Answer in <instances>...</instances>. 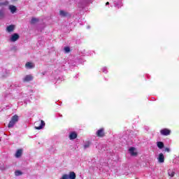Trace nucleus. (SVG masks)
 <instances>
[{
    "label": "nucleus",
    "instance_id": "1",
    "mask_svg": "<svg viewBox=\"0 0 179 179\" xmlns=\"http://www.w3.org/2000/svg\"><path fill=\"white\" fill-rule=\"evenodd\" d=\"M19 117L17 115H14L12 116L10 121L8 123V128H13L16 123L18 122Z\"/></svg>",
    "mask_w": 179,
    "mask_h": 179
},
{
    "label": "nucleus",
    "instance_id": "2",
    "mask_svg": "<svg viewBox=\"0 0 179 179\" xmlns=\"http://www.w3.org/2000/svg\"><path fill=\"white\" fill-rule=\"evenodd\" d=\"M34 129L39 130L43 129V128L45 126V122L43 120H38L34 123Z\"/></svg>",
    "mask_w": 179,
    "mask_h": 179
},
{
    "label": "nucleus",
    "instance_id": "3",
    "mask_svg": "<svg viewBox=\"0 0 179 179\" xmlns=\"http://www.w3.org/2000/svg\"><path fill=\"white\" fill-rule=\"evenodd\" d=\"M96 136L99 138L105 137V129L104 128H101L96 131Z\"/></svg>",
    "mask_w": 179,
    "mask_h": 179
},
{
    "label": "nucleus",
    "instance_id": "4",
    "mask_svg": "<svg viewBox=\"0 0 179 179\" xmlns=\"http://www.w3.org/2000/svg\"><path fill=\"white\" fill-rule=\"evenodd\" d=\"M19 38H20L19 34L15 33V34H13L11 35L10 41L11 42L15 43V41H17V40H19Z\"/></svg>",
    "mask_w": 179,
    "mask_h": 179
},
{
    "label": "nucleus",
    "instance_id": "5",
    "mask_svg": "<svg viewBox=\"0 0 179 179\" xmlns=\"http://www.w3.org/2000/svg\"><path fill=\"white\" fill-rule=\"evenodd\" d=\"M160 134H161V135L167 136L170 135L171 130L165 128V129H163L160 130Z\"/></svg>",
    "mask_w": 179,
    "mask_h": 179
},
{
    "label": "nucleus",
    "instance_id": "6",
    "mask_svg": "<svg viewBox=\"0 0 179 179\" xmlns=\"http://www.w3.org/2000/svg\"><path fill=\"white\" fill-rule=\"evenodd\" d=\"M34 77L32 75H27L24 79H23V82L24 83H29L31 82V80H33Z\"/></svg>",
    "mask_w": 179,
    "mask_h": 179
},
{
    "label": "nucleus",
    "instance_id": "7",
    "mask_svg": "<svg viewBox=\"0 0 179 179\" xmlns=\"http://www.w3.org/2000/svg\"><path fill=\"white\" fill-rule=\"evenodd\" d=\"M15 29V25H9L6 27V31L8 33L13 32Z\"/></svg>",
    "mask_w": 179,
    "mask_h": 179
},
{
    "label": "nucleus",
    "instance_id": "8",
    "mask_svg": "<svg viewBox=\"0 0 179 179\" xmlns=\"http://www.w3.org/2000/svg\"><path fill=\"white\" fill-rule=\"evenodd\" d=\"M77 134L75 131H72L71 133H70L69 134V139L70 141H73L74 139L77 138Z\"/></svg>",
    "mask_w": 179,
    "mask_h": 179
},
{
    "label": "nucleus",
    "instance_id": "9",
    "mask_svg": "<svg viewBox=\"0 0 179 179\" xmlns=\"http://www.w3.org/2000/svg\"><path fill=\"white\" fill-rule=\"evenodd\" d=\"M157 159H158L159 163H164L165 157H164V155H163L162 153L159 154V157Z\"/></svg>",
    "mask_w": 179,
    "mask_h": 179
},
{
    "label": "nucleus",
    "instance_id": "10",
    "mask_svg": "<svg viewBox=\"0 0 179 179\" xmlns=\"http://www.w3.org/2000/svg\"><path fill=\"white\" fill-rule=\"evenodd\" d=\"M24 66L27 69H33L34 68V64L33 63H31V62H28L26 63Z\"/></svg>",
    "mask_w": 179,
    "mask_h": 179
},
{
    "label": "nucleus",
    "instance_id": "11",
    "mask_svg": "<svg viewBox=\"0 0 179 179\" xmlns=\"http://www.w3.org/2000/svg\"><path fill=\"white\" fill-rule=\"evenodd\" d=\"M59 15L63 17L71 16V15L68 12H66L64 10H59Z\"/></svg>",
    "mask_w": 179,
    "mask_h": 179
},
{
    "label": "nucleus",
    "instance_id": "12",
    "mask_svg": "<svg viewBox=\"0 0 179 179\" xmlns=\"http://www.w3.org/2000/svg\"><path fill=\"white\" fill-rule=\"evenodd\" d=\"M129 152L131 154L132 156H137L138 153L135 152V148L134 147H131L129 148Z\"/></svg>",
    "mask_w": 179,
    "mask_h": 179
},
{
    "label": "nucleus",
    "instance_id": "13",
    "mask_svg": "<svg viewBox=\"0 0 179 179\" xmlns=\"http://www.w3.org/2000/svg\"><path fill=\"white\" fill-rule=\"evenodd\" d=\"M22 153H23V150L22 149L17 150V152L15 153V157L16 158L21 157Z\"/></svg>",
    "mask_w": 179,
    "mask_h": 179
},
{
    "label": "nucleus",
    "instance_id": "14",
    "mask_svg": "<svg viewBox=\"0 0 179 179\" xmlns=\"http://www.w3.org/2000/svg\"><path fill=\"white\" fill-rule=\"evenodd\" d=\"M157 147L159 149L162 150L163 148H164V143H163L162 141L157 142Z\"/></svg>",
    "mask_w": 179,
    "mask_h": 179
},
{
    "label": "nucleus",
    "instance_id": "15",
    "mask_svg": "<svg viewBox=\"0 0 179 179\" xmlns=\"http://www.w3.org/2000/svg\"><path fill=\"white\" fill-rule=\"evenodd\" d=\"M9 10H10L12 14H14L16 12L17 8L15 6L10 5L9 6Z\"/></svg>",
    "mask_w": 179,
    "mask_h": 179
},
{
    "label": "nucleus",
    "instance_id": "16",
    "mask_svg": "<svg viewBox=\"0 0 179 179\" xmlns=\"http://www.w3.org/2000/svg\"><path fill=\"white\" fill-rule=\"evenodd\" d=\"M69 178L76 179V174H75V172H70L69 174Z\"/></svg>",
    "mask_w": 179,
    "mask_h": 179
},
{
    "label": "nucleus",
    "instance_id": "17",
    "mask_svg": "<svg viewBox=\"0 0 179 179\" xmlns=\"http://www.w3.org/2000/svg\"><path fill=\"white\" fill-rule=\"evenodd\" d=\"M38 21H39V20L38 18L32 17L31 20V24H34L37 23Z\"/></svg>",
    "mask_w": 179,
    "mask_h": 179
},
{
    "label": "nucleus",
    "instance_id": "18",
    "mask_svg": "<svg viewBox=\"0 0 179 179\" xmlns=\"http://www.w3.org/2000/svg\"><path fill=\"white\" fill-rule=\"evenodd\" d=\"M64 50L65 53L71 52V48L68 46L64 47Z\"/></svg>",
    "mask_w": 179,
    "mask_h": 179
},
{
    "label": "nucleus",
    "instance_id": "19",
    "mask_svg": "<svg viewBox=\"0 0 179 179\" xmlns=\"http://www.w3.org/2000/svg\"><path fill=\"white\" fill-rule=\"evenodd\" d=\"M4 17V13L3 10H0V20H2Z\"/></svg>",
    "mask_w": 179,
    "mask_h": 179
},
{
    "label": "nucleus",
    "instance_id": "20",
    "mask_svg": "<svg viewBox=\"0 0 179 179\" xmlns=\"http://www.w3.org/2000/svg\"><path fill=\"white\" fill-rule=\"evenodd\" d=\"M60 179H69V175L64 174Z\"/></svg>",
    "mask_w": 179,
    "mask_h": 179
},
{
    "label": "nucleus",
    "instance_id": "21",
    "mask_svg": "<svg viewBox=\"0 0 179 179\" xmlns=\"http://www.w3.org/2000/svg\"><path fill=\"white\" fill-rule=\"evenodd\" d=\"M90 145H91V143L90 142H87V143H85V145H84V148L87 149V148L90 147Z\"/></svg>",
    "mask_w": 179,
    "mask_h": 179
},
{
    "label": "nucleus",
    "instance_id": "22",
    "mask_svg": "<svg viewBox=\"0 0 179 179\" xmlns=\"http://www.w3.org/2000/svg\"><path fill=\"white\" fill-rule=\"evenodd\" d=\"M22 172L20 171H15V176H22Z\"/></svg>",
    "mask_w": 179,
    "mask_h": 179
},
{
    "label": "nucleus",
    "instance_id": "23",
    "mask_svg": "<svg viewBox=\"0 0 179 179\" xmlns=\"http://www.w3.org/2000/svg\"><path fill=\"white\" fill-rule=\"evenodd\" d=\"M169 177H174L175 172H173V171L169 172Z\"/></svg>",
    "mask_w": 179,
    "mask_h": 179
},
{
    "label": "nucleus",
    "instance_id": "24",
    "mask_svg": "<svg viewBox=\"0 0 179 179\" xmlns=\"http://www.w3.org/2000/svg\"><path fill=\"white\" fill-rule=\"evenodd\" d=\"M165 152H170V148H165Z\"/></svg>",
    "mask_w": 179,
    "mask_h": 179
},
{
    "label": "nucleus",
    "instance_id": "25",
    "mask_svg": "<svg viewBox=\"0 0 179 179\" xmlns=\"http://www.w3.org/2000/svg\"><path fill=\"white\" fill-rule=\"evenodd\" d=\"M109 4H110L109 2L106 3V5H109Z\"/></svg>",
    "mask_w": 179,
    "mask_h": 179
}]
</instances>
